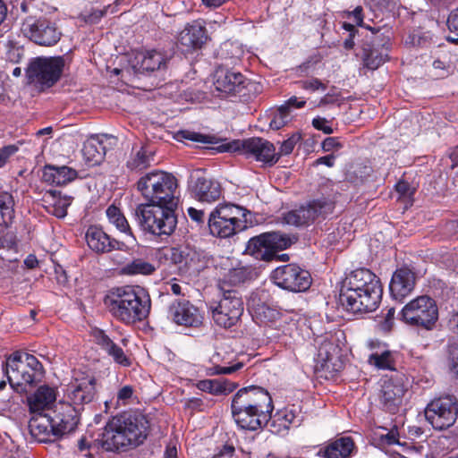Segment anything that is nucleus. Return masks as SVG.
I'll list each match as a JSON object with an SVG mask.
<instances>
[{"label":"nucleus","mask_w":458,"mask_h":458,"mask_svg":"<svg viewBox=\"0 0 458 458\" xmlns=\"http://www.w3.org/2000/svg\"><path fill=\"white\" fill-rule=\"evenodd\" d=\"M383 294L379 278L367 268L352 271L343 280L339 301L353 314L369 313L377 309Z\"/></svg>","instance_id":"obj_1"},{"label":"nucleus","mask_w":458,"mask_h":458,"mask_svg":"<svg viewBox=\"0 0 458 458\" xmlns=\"http://www.w3.org/2000/svg\"><path fill=\"white\" fill-rule=\"evenodd\" d=\"M231 410L241 429L257 431L270 420L274 405L267 390L252 386L237 391L232 399Z\"/></svg>","instance_id":"obj_2"},{"label":"nucleus","mask_w":458,"mask_h":458,"mask_svg":"<svg viewBox=\"0 0 458 458\" xmlns=\"http://www.w3.org/2000/svg\"><path fill=\"white\" fill-rule=\"evenodd\" d=\"M110 315L127 326L145 320L151 310V299L147 289L140 285L112 288L104 298Z\"/></svg>","instance_id":"obj_3"},{"label":"nucleus","mask_w":458,"mask_h":458,"mask_svg":"<svg viewBox=\"0 0 458 458\" xmlns=\"http://www.w3.org/2000/svg\"><path fill=\"white\" fill-rule=\"evenodd\" d=\"M149 422L140 412L124 413L110 420L100 435L99 442L107 452L126 451L143 443Z\"/></svg>","instance_id":"obj_4"},{"label":"nucleus","mask_w":458,"mask_h":458,"mask_svg":"<svg viewBox=\"0 0 458 458\" xmlns=\"http://www.w3.org/2000/svg\"><path fill=\"white\" fill-rule=\"evenodd\" d=\"M137 185L143 198L149 203L168 208L176 207L177 180L172 174L154 170L143 175Z\"/></svg>","instance_id":"obj_5"},{"label":"nucleus","mask_w":458,"mask_h":458,"mask_svg":"<svg viewBox=\"0 0 458 458\" xmlns=\"http://www.w3.org/2000/svg\"><path fill=\"white\" fill-rule=\"evenodd\" d=\"M5 373L11 386L18 393H22L27 386L42 379L44 369L34 355L15 352L6 360Z\"/></svg>","instance_id":"obj_6"},{"label":"nucleus","mask_w":458,"mask_h":458,"mask_svg":"<svg viewBox=\"0 0 458 458\" xmlns=\"http://www.w3.org/2000/svg\"><path fill=\"white\" fill-rule=\"evenodd\" d=\"M298 240L295 234L282 233L280 231L266 232L259 236L251 238L246 247V253L257 259L269 261H289L288 254L277 255L276 251L284 250L296 242Z\"/></svg>","instance_id":"obj_7"},{"label":"nucleus","mask_w":458,"mask_h":458,"mask_svg":"<svg viewBox=\"0 0 458 458\" xmlns=\"http://www.w3.org/2000/svg\"><path fill=\"white\" fill-rule=\"evenodd\" d=\"M258 225L256 214L233 203L219 204L208 216V226L216 229H250Z\"/></svg>","instance_id":"obj_8"},{"label":"nucleus","mask_w":458,"mask_h":458,"mask_svg":"<svg viewBox=\"0 0 458 458\" xmlns=\"http://www.w3.org/2000/svg\"><path fill=\"white\" fill-rule=\"evenodd\" d=\"M401 319L409 326L431 330L438 319L436 301L427 295L411 300L403 308Z\"/></svg>","instance_id":"obj_9"},{"label":"nucleus","mask_w":458,"mask_h":458,"mask_svg":"<svg viewBox=\"0 0 458 458\" xmlns=\"http://www.w3.org/2000/svg\"><path fill=\"white\" fill-rule=\"evenodd\" d=\"M98 395L97 379L88 372L76 370L64 391V401L81 411L91 403Z\"/></svg>","instance_id":"obj_10"},{"label":"nucleus","mask_w":458,"mask_h":458,"mask_svg":"<svg viewBox=\"0 0 458 458\" xmlns=\"http://www.w3.org/2000/svg\"><path fill=\"white\" fill-rule=\"evenodd\" d=\"M221 299L210 306L214 322L224 328L235 326L242 313L243 302L241 294L235 289H228L223 286Z\"/></svg>","instance_id":"obj_11"},{"label":"nucleus","mask_w":458,"mask_h":458,"mask_svg":"<svg viewBox=\"0 0 458 458\" xmlns=\"http://www.w3.org/2000/svg\"><path fill=\"white\" fill-rule=\"evenodd\" d=\"M64 67L61 56L35 58L27 69L28 81L39 89L50 88L60 79Z\"/></svg>","instance_id":"obj_12"},{"label":"nucleus","mask_w":458,"mask_h":458,"mask_svg":"<svg viewBox=\"0 0 458 458\" xmlns=\"http://www.w3.org/2000/svg\"><path fill=\"white\" fill-rule=\"evenodd\" d=\"M457 415V401L450 395L433 400L425 409L427 420L437 430H443L453 426Z\"/></svg>","instance_id":"obj_13"},{"label":"nucleus","mask_w":458,"mask_h":458,"mask_svg":"<svg viewBox=\"0 0 458 458\" xmlns=\"http://www.w3.org/2000/svg\"><path fill=\"white\" fill-rule=\"evenodd\" d=\"M151 203L141 204L136 208V217L142 229H174L177 219L172 208Z\"/></svg>","instance_id":"obj_14"},{"label":"nucleus","mask_w":458,"mask_h":458,"mask_svg":"<svg viewBox=\"0 0 458 458\" xmlns=\"http://www.w3.org/2000/svg\"><path fill=\"white\" fill-rule=\"evenodd\" d=\"M222 148L221 151H241L242 154L269 165H273L278 161L275 146L262 138H250L242 141L237 140Z\"/></svg>","instance_id":"obj_15"},{"label":"nucleus","mask_w":458,"mask_h":458,"mask_svg":"<svg viewBox=\"0 0 458 458\" xmlns=\"http://www.w3.org/2000/svg\"><path fill=\"white\" fill-rule=\"evenodd\" d=\"M21 32L34 43L45 47L55 45L62 35L55 22L47 18L34 17H28L22 22Z\"/></svg>","instance_id":"obj_16"},{"label":"nucleus","mask_w":458,"mask_h":458,"mask_svg":"<svg viewBox=\"0 0 458 458\" xmlns=\"http://www.w3.org/2000/svg\"><path fill=\"white\" fill-rule=\"evenodd\" d=\"M271 278L276 285L291 292H303L311 284L310 273L295 264L276 267Z\"/></svg>","instance_id":"obj_17"},{"label":"nucleus","mask_w":458,"mask_h":458,"mask_svg":"<svg viewBox=\"0 0 458 458\" xmlns=\"http://www.w3.org/2000/svg\"><path fill=\"white\" fill-rule=\"evenodd\" d=\"M332 205L326 201L316 200L307 207H301L299 209L289 211L283 215L281 225L289 226H309L310 222L318 216L331 212Z\"/></svg>","instance_id":"obj_18"},{"label":"nucleus","mask_w":458,"mask_h":458,"mask_svg":"<svg viewBox=\"0 0 458 458\" xmlns=\"http://www.w3.org/2000/svg\"><path fill=\"white\" fill-rule=\"evenodd\" d=\"M81 411L67 402L60 401L51 412L55 437L58 438L74 431L79 424Z\"/></svg>","instance_id":"obj_19"},{"label":"nucleus","mask_w":458,"mask_h":458,"mask_svg":"<svg viewBox=\"0 0 458 458\" xmlns=\"http://www.w3.org/2000/svg\"><path fill=\"white\" fill-rule=\"evenodd\" d=\"M406 391L407 384L403 376H395L385 380L380 395L384 408L391 413H395L403 403Z\"/></svg>","instance_id":"obj_20"},{"label":"nucleus","mask_w":458,"mask_h":458,"mask_svg":"<svg viewBox=\"0 0 458 458\" xmlns=\"http://www.w3.org/2000/svg\"><path fill=\"white\" fill-rule=\"evenodd\" d=\"M214 87L224 94L236 93L245 87V78L239 72L225 67H218L214 73Z\"/></svg>","instance_id":"obj_21"},{"label":"nucleus","mask_w":458,"mask_h":458,"mask_svg":"<svg viewBox=\"0 0 458 458\" xmlns=\"http://www.w3.org/2000/svg\"><path fill=\"white\" fill-rule=\"evenodd\" d=\"M415 284V273L407 267H402L393 274L389 289L394 299L402 301L413 291Z\"/></svg>","instance_id":"obj_22"},{"label":"nucleus","mask_w":458,"mask_h":458,"mask_svg":"<svg viewBox=\"0 0 458 458\" xmlns=\"http://www.w3.org/2000/svg\"><path fill=\"white\" fill-rule=\"evenodd\" d=\"M168 317L177 325L196 327L201 323L198 309L188 301L173 302L168 310Z\"/></svg>","instance_id":"obj_23"},{"label":"nucleus","mask_w":458,"mask_h":458,"mask_svg":"<svg viewBox=\"0 0 458 458\" xmlns=\"http://www.w3.org/2000/svg\"><path fill=\"white\" fill-rule=\"evenodd\" d=\"M206 40L205 27L198 21L185 26L178 38L181 50L186 53L200 48Z\"/></svg>","instance_id":"obj_24"},{"label":"nucleus","mask_w":458,"mask_h":458,"mask_svg":"<svg viewBox=\"0 0 458 458\" xmlns=\"http://www.w3.org/2000/svg\"><path fill=\"white\" fill-rule=\"evenodd\" d=\"M31 435L39 442L50 441L55 437V428L51 414L36 412L29 422Z\"/></svg>","instance_id":"obj_25"},{"label":"nucleus","mask_w":458,"mask_h":458,"mask_svg":"<svg viewBox=\"0 0 458 458\" xmlns=\"http://www.w3.org/2000/svg\"><path fill=\"white\" fill-rule=\"evenodd\" d=\"M94 339L97 344L99 345L115 363L123 367H129L131 365V360L124 353L123 350L114 343L104 331H95Z\"/></svg>","instance_id":"obj_26"},{"label":"nucleus","mask_w":458,"mask_h":458,"mask_svg":"<svg viewBox=\"0 0 458 458\" xmlns=\"http://www.w3.org/2000/svg\"><path fill=\"white\" fill-rule=\"evenodd\" d=\"M56 400V391L48 386H39L36 392L28 397L30 411L32 413L42 412Z\"/></svg>","instance_id":"obj_27"},{"label":"nucleus","mask_w":458,"mask_h":458,"mask_svg":"<svg viewBox=\"0 0 458 458\" xmlns=\"http://www.w3.org/2000/svg\"><path fill=\"white\" fill-rule=\"evenodd\" d=\"M77 176V171L71 167L46 165L42 178L50 184L64 185L75 180Z\"/></svg>","instance_id":"obj_28"},{"label":"nucleus","mask_w":458,"mask_h":458,"mask_svg":"<svg viewBox=\"0 0 458 458\" xmlns=\"http://www.w3.org/2000/svg\"><path fill=\"white\" fill-rule=\"evenodd\" d=\"M193 192L201 202L211 203L221 196L219 183L208 180L205 177H198L192 186Z\"/></svg>","instance_id":"obj_29"},{"label":"nucleus","mask_w":458,"mask_h":458,"mask_svg":"<svg viewBox=\"0 0 458 458\" xmlns=\"http://www.w3.org/2000/svg\"><path fill=\"white\" fill-rule=\"evenodd\" d=\"M355 449L351 437H342L329 443L324 449L325 458H350Z\"/></svg>","instance_id":"obj_30"},{"label":"nucleus","mask_w":458,"mask_h":458,"mask_svg":"<svg viewBox=\"0 0 458 458\" xmlns=\"http://www.w3.org/2000/svg\"><path fill=\"white\" fill-rule=\"evenodd\" d=\"M89 247L96 252H107L118 247L119 242L111 239L105 231H87L85 235Z\"/></svg>","instance_id":"obj_31"},{"label":"nucleus","mask_w":458,"mask_h":458,"mask_svg":"<svg viewBox=\"0 0 458 458\" xmlns=\"http://www.w3.org/2000/svg\"><path fill=\"white\" fill-rule=\"evenodd\" d=\"M82 155L89 165L99 164L106 155L103 140L98 136L90 137L83 145Z\"/></svg>","instance_id":"obj_32"},{"label":"nucleus","mask_w":458,"mask_h":458,"mask_svg":"<svg viewBox=\"0 0 458 458\" xmlns=\"http://www.w3.org/2000/svg\"><path fill=\"white\" fill-rule=\"evenodd\" d=\"M198 388L201 391L210 393L212 394H227L233 392L236 385L227 380L222 379H204L200 380Z\"/></svg>","instance_id":"obj_33"},{"label":"nucleus","mask_w":458,"mask_h":458,"mask_svg":"<svg viewBox=\"0 0 458 458\" xmlns=\"http://www.w3.org/2000/svg\"><path fill=\"white\" fill-rule=\"evenodd\" d=\"M250 277V270L244 267H239L230 269L224 277L219 281L218 288L222 292L223 286L233 289L239 284L245 282Z\"/></svg>","instance_id":"obj_34"},{"label":"nucleus","mask_w":458,"mask_h":458,"mask_svg":"<svg viewBox=\"0 0 458 458\" xmlns=\"http://www.w3.org/2000/svg\"><path fill=\"white\" fill-rule=\"evenodd\" d=\"M13 199L6 191H0V227H9L13 214Z\"/></svg>","instance_id":"obj_35"},{"label":"nucleus","mask_w":458,"mask_h":458,"mask_svg":"<svg viewBox=\"0 0 458 458\" xmlns=\"http://www.w3.org/2000/svg\"><path fill=\"white\" fill-rule=\"evenodd\" d=\"M156 270V267L151 263L145 261L142 259H133L122 268V272L124 275L134 276V275H151Z\"/></svg>","instance_id":"obj_36"},{"label":"nucleus","mask_w":458,"mask_h":458,"mask_svg":"<svg viewBox=\"0 0 458 458\" xmlns=\"http://www.w3.org/2000/svg\"><path fill=\"white\" fill-rule=\"evenodd\" d=\"M165 64L164 55L157 51H148L143 55L140 61V68L143 71L154 72L160 69Z\"/></svg>","instance_id":"obj_37"},{"label":"nucleus","mask_w":458,"mask_h":458,"mask_svg":"<svg viewBox=\"0 0 458 458\" xmlns=\"http://www.w3.org/2000/svg\"><path fill=\"white\" fill-rule=\"evenodd\" d=\"M55 191H48L45 194V201L53 205V215L56 217H64L66 215V208L71 204L70 199L66 198L56 199Z\"/></svg>","instance_id":"obj_38"},{"label":"nucleus","mask_w":458,"mask_h":458,"mask_svg":"<svg viewBox=\"0 0 458 458\" xmlns=\"http://www.w3.org/2000/svg\"><path fill=\"white\" fill-rule=\"evenodd\" d=\"M396 200L399 202L403 209H407L412 205L413 190L409 183L405 182H399L395 185Z\"/></svg>","instance_id":"obj_39"},{"label":"nucleus","mask_w":458,"mask_h":458,"mask_svg":"<svg viewBox=\"0 0 458 458\" xmlns=\"http://www.w3.org/2000/svg\"><path fill=\"white\" fill-rule=\"evenodd\" d=\"M369 362L381 369H394V358L389 351H385L381 353H372L369 358Z\"/></svg>","instance_id":"obj_40"},{"label":"nucleus","mask_w":458,"mask_h":458,"mask_svg":"<svg viewBox=\"0 0 458 458\" xmlns=\"http://www.w3.org/2000/svg\"><path fill=\"white\" fill-rule=\"evenodd\" d=\"M106 214L109 223L115 226L117 229H129L128 222L125 216L121 212L120 208L114 205L109 206L106 211Z\"/></svg>","instance_id":"obj_41"},{"label":"nucleus","mask_w":458,"mask_h":458,"mask_svg":"<svg viewBox=\"0 0 458 458\" xmlns=\"http://www.w3.org/2000/svg\"><path fill=\"white\" fill-rule=\"evenodd\" d=\"M244 363L242 361H225L224 365H216L209 369L210 375L233 374L242 369Z\"/></svg>","instance_id":"obj_42"},{"label":"nucleus","mask_w":458,"mask_h":458,"mask_svg":"<svg viewBox=\"0 0 458 458\" xmlns=\"http://www.w3.org/2000/svg\"><path fill=\"white\" fill-rule=\"evenodd\" d=\"M150 164V157L146 154L142 148L139 150L131 160L128 161V166L131 170H142L148 167Z\"/></svg>","instance_id":"obj_43"},{"label":"nucleus","mask_w":458,"mask_h":458,"mask_svg":"<svg viewBox=\"0 0 458 458\" xmlns=\"http://www.w3.org/2000/svg\"><path fill=\"white\" fill-rule=\"evenodd\" d=\"M290 121L288 107L286 106H281L276 114H275L273 119L270 121V127L273 130H279L284 126Z\"/></svg>","instance_id":"obj_44"},{"label":"nucleus","mask_w":458,"mask_h":458,"mask_svg":"<svg viewBox=\"0 0 458 458\" xmlns=\"http://www.w3.org/2000/svg\"><path fill=\"white\" fill-rule=\"evenodd\" d=\"M386 60V55L378 54L377 51H370L364 58L365 66L369 69L375 70L383 64Z\"/></svg>","instance_id":"obj_45"},{"label":"nucleus","mask_w":458,"mask_h":458,"mask_svg":"<svg viewBox=\"0 0 458 458\" xmlns=\"http://www.w3.org/2000/svg\"><path fill=\"white\" fill-rule=\"evenodd\" d=\"M77 446L78 449L75 453V458H93V446L86 437H81L78 441Z\"/></svg>","instance_id":"obj_46"},{"label":"nucleus","mask_w":458,"mask_h":458,"mask_svg":"<svg viewBox=\"0 0 458 458\" xmlns=\"http://www.w3.org/2000/svg\"><path fill=\"white\" fill-rule=\"evenodd\" d=\"M448 364L451 370L458 376V341L448 345Z\"/></svg>","instance_id":"obj_47"},{"label":"nucleus","mask_w":458,"mask_h":458,"mask_svg":"<svg viewBox=\"0 0 458 458\" xmlns=\"http://www.w3.org/2000/svg\"><path fill=\"white\" fill-rule=\"evenodd\" d=\"M301 89L309 91L326 90L327 86L320 80L311 78L299 82Z\"/></svg>","instance_id":"obj_48"},{"label":"nucleus","mask_w":458,"mask_h":458,"mask_svg":"<svg viewBox=\"0 0 458 458\" xmlns=\"http://www.w3.org/2000/svg\"><path fill=\"white\" fill-rule=\"evenodd\" d=\"M300 134H293L289 139L284 140L280 147V151L276 153L278 155V158L282 155H289L290 153H292L295 145L297 144V142L300 141Z\"/></svg>","instance_id":"obj_49"},{"label":"nucleus","mask_w":458,"mask_h":458,"mask_svg":"<svg viewBox=\"0 0 458 458\" xmlns=\"http://www.w3.org/2000/svg\"><path fill=\"white\" fill-rule=\"evenodd\" d=\"M177 138H182L185 140H189L195 142H202V143H208L210 142L208 139V136L202 135L200 133H197L194 131H180L177 133Z\"/></svg>","instance_id":"obj_50"},{"label":"nucleus","mask_w":458,"mask_h":458,"mask_svg":"<svg viewBox=\"0 0 458 458\" xmlns=\"http://www.w3.org/2000/svg\"><path fill=\"white\" fill-rule=\"evenodd\" d=\"M0 249L13 250L17 251V240L13 233H7L0 237Z\"/></svg>","instance_id":"obj_51"},{"label":"nucleus","mask_w":458,"mask_h":458,"mask_svg":"<svg viewBox=\"0 0 458 458\" xmlns=\"http://www.w3.org/2000/svg\"><path fill=\"white\" fill-rule=\"evenodd\" d=\"M432 66L435 70L434 75L437 77H445L451 72V65L444 61L435 60Z\"/></svg>","instance_id":"obj_52"},{"label":"nucleus","mask_w":458,"mask_h":458,"mask_svg":"<svg viewBox=\"0 0 458 458\" xmlns=\"http://www.w3.org/2000/svg\"><path fill=\"white\" fill-rule=\"evenodd\" d=\"M18 150L15 145H8L0 148V167H3L8 159Z\"/></svg>","instance_id":"obj_53"},{"label":"nucleus","mask_w":458,"mask_h":458,"mask_svg":"<svg viewBox=\"0 0 458 458\" xmlns=\"http://www.w3.org/2000/svg\"><path fill=\"white\" fill-rule=\"evenodd\" d=\"M321 147L325 152H329L342 148L343 144L338 138L328 137L323 140Z\"/></svg>","instance_id":"obj_54"},{"label":"nucleus","mask_w":458,"mask_h":458,"mask_svg":"<svg viewBox=\"0 0 458 458\" xmlns=\"http://www.w3.org/2000/svg\"><path fill=\"white\" fill-rule=\"evenodd\" d=\"M341 231H332L325 235H323V243L326 247H333L335 248L339 245V239Z\"/></svg>","instance_id":"obj_55"},{"label":"nucleus","mask_w":458,"mask_h":458,"mask_svg":"<svg viewBox=\"0 0 458 458\" xmlns=\"http://www.w3.org/2000/svg\"><path fill=\"white\" fill-rule=\"evenodd\" d=\"M363 9L361 6H357L353 11L352 12H348L347 13V15L348 17H353V20L354 21L356 22V24L360 27H364L366 28L367 30H371L372 32H374V29L368 26V25H365L363 23Z\"/></svg>","instance_id":"obj_56"},{"label":"nucleus","mask_w":458,"mask_h":458,"mask_svg":"<svg viewBox=\"0 0 458 458\" xmlns=\"http://www.w3.org/2000/svg\"><path fill=\"white\" fill-rule=\"evenodd\" d=\"M133 388L131 386H124L117 392L116 405L126 404L127 401L132 396Z\"/></svg>","instance_id":"obj_57"},{"label":"nucleus","mask_w":458,"mask_h":458,"mask_svg":"<svg viewBox=\"0 0 458 458\" xmlns=\"http://www.w3.org/2000/svg\"><path fill=\"white\" fill-rule=\"evenodd\" d=\"M312 125L315 129L322 131L326 134L334 132L333 128L328 124V121L323 117H316L312 120Z\"/></svg>","instance_id":"obj_58"},{"label":"nucleus","mask_w":458,"mask_h":458,"mask_svg":"<svg viewBox=\"0 0 458 458\" xmlns=\"http://www.w3.org/2000/svg\"><path fill=\"white\" fill-rule=\"evenodd\" d=\"M447 25L451 31L458 35V8L454 10L447 20Z\"/></svg>","instance_id":"obj_59"},{"label":"nucleus","mask_w":458,"mask_h":458,"mask_svg":"<svg viewBox=\"0 0 458 458\" xmlns=\"http://www.w3.org/2000/svg\"><path fill=\"white\" fill-rule=\"evenodd\" d=\"M234 454V447L233 445H225L211 458H232Z\"/></svg>","instance_id":"obj_60"},{"label":"nucleus","mask_w":458,"mask_h":458,"mask_svg":"<svg viewBox=\"0 0 458 458\" xmlns=\"http://www.w3.org/2000/svg\"><path fill=\"white\" fill-rule=\"evenodd\" d=\"M394 309H393V308L389 309L386 315L385 321L380 325V327L382 330H384V331L391 330V328L393 327V323H394Z\"/></svg>","instance_id":"obj_61"},{"label":"nucleus","mask_w":458,"mask_h":458,"mask_svg":"<svg viewBox=\"0 0 458 458\" xmlns=\"http://www.w3.org/2000/svg\"><path fill=\"white\" fill-rule=\"evenodd\" d=\"M173 231H159L157 233L156 231L150 230V231H145V237L148 241L158 242V238L162 235L170 236L171 233Z\"/></svg>","instance_id":"obj_62"},{"label":"nucleus","mask_w":458,"mask_h":458,"mask_svg":"<svg viewBox=\"0 0 458 458\" xmlns=\"http://www.w3.org/2000/svg\"><path fill=\"white\" fill-rule=\"evenodd\" d=\"M188 215L191 220L197 222V225L204 222V213L201 210L196 209L194 208H189Z\"/></svg>","instance_id":"obj_63"},{"label":"nucleus","mask_w":458,"mask_h":458,"mask_svg":"<svg viewBox=\"0 0 458 458\" xmlns=\"http://www.w3.org/2000/svg\"><path fill=\"white\" fill-rule=\"evenodd\" d=\"M339 95L337 93H327L319 101L318 106H325L334 104L338 100Z\"/></svg>","instance_id":"obj_64"}]
</instances>
